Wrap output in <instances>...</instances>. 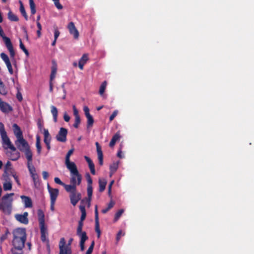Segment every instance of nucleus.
Returning a JSON list of instances; mask_svg holds the SVG:
<instances>
[{
    "label": "nucleus",
    "instance_id": "obj_4",
    "mask_svg": "<svg viewBox=\"0 0 254 254\" xmlns=\"http://www.w3.org/2000/svg\"><path fill=\"white\" fill-rule=\"evenodd\" d=\"M13 239H25L26 240V230L24 228H17L13 231Z\"/></svg>",
    "mask_w": 254,
    "mask_h": 254
},
{
    "label": "nucleus",
    "instance_id": "obj_24",
    "mask_svg": "<svg viewBox=\"0 0 254 254\" xmlns=\"http://www.w3.org/2000/svg\"><path fill=\"white\" fill-rule=\"evenodd\" d=\"M38 220L39 222V226H45V215L43 211L41 209L38 210Z\"/></svg>",
    "mask_w": 254,
    "mask_h": 254
},
{
    "label": "nucleus",
    "instance_id": "obj_10",
    "mask_svg": "<svg viewBox=\"0 0 254 254\" xmlns=\"http://www.w3.org/2000/svg\"><path fill=\"white\" fill-rule=\"evenodd\" d=\"M95 231L97 233L98 238H99L100 237V235H101V231L100 230L98 207H97V205L95 207Z\"/></svg>",
    "mask_w": 254,
    "mask_h": 254
},
{
    "label": "nucleus",
    "instance_id": "obj_27",
    "mask_svg": "<svg viewBox=\"0 0 254 254\" xmlns=\"http://www.w3.org/2000/svg\"><path fill=\"white\" fill-rule=\"evenodd\" d=\"M50 108H51V112L53 117L54 122L55 123H57L58 121V109L55 106H54L53 105L51 106Z\"/></svg>",
    "mask_w": 254,
    "mask_h": 254
},
{
    "label": "nucleus",
    "instance_id": "obj_7",
    "mask_svg": "<svg viewBox=\"0 0 254 254\" xmlns=\"http://www.w3.org/2000/svg\"><path fill=\"white\" fill-rule=\"evenodd\" d=\"M47 189L50 194V201H56L59 194V190L58 189H53L47 184Z\"/></svg>",
    "mask_w": 254,
    "mask_h": 254
},
{
    "label": "nucleus",
    "instance_id": "obj_13",
    "mask_svg": "<svg viewBox=\"0 0 254 254\" xmlns=\"http://www.w3.org/2000/svg\"><path fill=\"white\" fill-rule=\"evenodd\" d=\"M69 198L71 203L73 205L75 206L78 202L81 199V195L79 192H75L70 194Z\"/></svg>",
    "mask_w": 254,
    "mask_h": 254
},
{
    "label": "nucleus",
    "instance_id": "obj_31",
    "mask_svg": "<svg viewBox=\"0 0 254 254\" xmlns=\"http://www.w3.org/2000/svg\"><path fill=\"white\" fill-rule=\"evenodd\" d=\"M99 189L100 192L103 191L106 188L107 185V181L105 179H99Z\"/></svg>",
    "mask_w": 254,
    "mask_h": 254
},
{
    "label": "nucleus",
    "instance_id": "obj_59",
    "mask_svg": "<svg viewBox=\"0 0 254 254\" xmlns=\"http://www.w3.org/2000/svg\"><path fill=\"white\" fill-rule=\"evenodd\" d=\"M54 181L56 184L60 185L62 186H64V183L62 181H61L60 179L58 177L55 178Z\"/></svg>",
    "mask_w": 254,
    "mask_h": 254
},
{
    "label": "nucleus",
    "instance_id": "obj_32",
    "mask_svg": "<svg viewBox=\"0 0 254 254\" xmlns=\"http://www.w3.org/2000/svg\"><path fill=\"white\" fill-rule=\"evenodd\" d=\"M43 134L44 136V143L51 142V137L48 129H43Z\"/></svg>",
    "mask_w": 254,
    "mask_h": 254
},
{
    "label": "nucleus",
    "instance_id": "obj_23",
    "mask_svg": "<svg viewBox=\"0 0 254 254\" xmlns=\"http://www.w3.org/2000/svg\"><path fill=\"white\" fill-rule=\"evenodd\" d=\"M7 154L12 161H16L20 157V153L19 152L16 151V148L15 151L11 150L10 152H7Z\"/></svg>",
    "mask_w": 254,
    "mask_h": 254
},
{
    "label": "nucleus",
    "instance_id": "obj_30",
    "mask_svg": "<svg viewBox=\"0 0 254 254\" xmlns=\"http://www.w3.org/2000/svg\"><path fill=\"white\" fill-rule=\"evenodd\" d=\"M79 209L81 212V215L80 217V220L79 221H81L83 222L86 216L85 207L83 205H80L79 206Z\"/></svg>",
    "mask_w": 254,
    "mask_h": 254
},
{
    "label": "nucleus",
    "instance_id": "obj_44",
    "mask_svg": "<svg viewBox=\"0 0 254 254\" xmlns=\"http://www.w3.org/2000/svg\"><path fill=\"white\" fill-rule=\"evenodd\" d=\"M107 83L106 81H104L101 85L99 89V94L100 95H102L105 90Z\"/></svg>",
    "mask_w": 254,
    "mask_h": 254
},
{
    "label": "nucleus",
    "instance_id": "obj_25",
    "mask_svg": "<svg viewBox=\"0 0 254 254\" xmlns=\"http://www.w3.org/2000/svg\"><path fill=\"white\" fill-rule=\"evenodd\" d=\"M21 152H23L24 153L26 157L27 160V162H32V153L30 150V147H28L27 148H26L24 150L22 151Z\"/></svg>",
    "mask_w": 254,
    "mask_h": 254
},
{
    "label": "nucleus",
    "instance_id": "obj_56",
    "mask_svg": "<svg viewBox=\"0 0 254 254\" xmlns=\"http://www.w3.org/2000/svg\"><path fill=\"white\" fill-rule=\"evenodd\" d=\"M73 149H70L68 151L65 156V161H70V156L73 153Z\"/></svg>",
    "mask_w": 254,
    "mask_h": 254
},
{
    "label": "nucleus",
    "instance_id": "obj_35",
    "mask_svg": "<svg viewBox=\"0 0 254 254\" xmlns=\"http://www.w3.org/2000/svg\"><path fill=\"white\" fill-rule=\"evenodd\" d=\"M27 168L31 176L37 174L36 169L32 164V162H27Z\"/></svg>",
    "mask_w": 254,
    "mask_h": 254
},
{
    "label": "nucleus",
    "instance_id": "obj_21",
    "mask_svg": "<svg viewBox=\"0 0 254 254\" xmlns=\"http://www.w3.org/2000/svg\"><path fill=\"white\" fill-rule=\"evenodd\" d=\"M20 197L24 204L25 207L30 208L32 206V200L29 197L25 195H21Z\"/></svg>",
    "mask_w": 254,
    "mask_h": 254
},
{
    "label": "nucleus",
    "instance_id": "obj_28",
    "mask_svg": "<svg viewBox=\"0 0 254 254\" xmlns=\"http://www.w3.org/2000/svg\"><path fill=\"white\" fill-rule=\"evenodd\" d=\"M80 250L81 251H83L85 249L84 245L85 241L88 240V237L87 236V234H83L82 235L81 237H80Z\"/></svg>",
    "mask_w": 254,
    "mask_h": 254
},
{
    "label": "nucleus",
    "instance_id": "obj_17",
    "mask_svg": "<svg viewBox=\"0 0 254 254\" xmlns=\"http://www.w3.org/2000/svg\"><path fill=\"white\" fill-rule=\"evenodd\" d=\"M95 145L97 149L99 163L100 166H102L103 164V154L102 151L101 147L98 142H96Z\"/></svg>",
    "mask_w": 254,
    "mask_h": 254
},
{
    "label": "nucleus",
    "instance_id": "obj_52",
    "mask_svg": "<svg viewBox=\"0 0 254 254\" xmlns=\"http://www.w3.org/2000/svg\"><path fill=\"white\" fill-rule=\"evenodd\" d=\"M88 166H89V167L90 170L91 174L93 175H95V166H94L93 162H92L88 164Z\"/></svg>",
    "mask_w": 254,
    "mask_h": 254
},
{
    "label": "nucleus",
    "instance_id": "obj_3",
    "mask_svg": "<svg viewBox=\"0 0 254 254\" xmlns=\"http://www.w3.org/2000/svg\"><path fill=\"white\" fill-rule=\"evenodd\" d=\"M0 36H1L3 41L5 43V46L6 47L7 50L9 52L10 57L11 58L14 59L15 56V52L13 49V45L11 42V40L9 38L5 36L3 31L0 25Z\"/></svg>",
    "mask_w": 254,
    "mask_h": 254
},
{
    "label": "nucleus",
    "instance_id": "obj_60",
    "mask_svg": "<svg viewBox=\"0 0 254 254\" xmlns=\"http://www.w3.org/2000/svg\"><path fill=\"white\" fill-rule=\"evenodd\" d=\"M60 34V32L57 28L55 29L54 30V39H57Z\"/></svg>",
    "mask_w": 254,
    "mask_h": 254
},
{
    "label": "nucleus",
    "instance_id": "obj_62",
    "mask_svg": "<svg viewBox=\"0 0 254 254\" xmlns=\"http://www.w3.org/2000/svg\"><path fill=\"white\" fill-rule=\"evenodd\" d=\"M83 111L85 113V116H88L89 115H90V112H89V109L87 106H84L83 107Z\"/></svg>",
    "mask_w": 254,
    "mask_h": 254
},
{
    "label": "nucleus",
    "instance_id": "obj_42",
    "mask_svg": "<svg viewBox=\"0 0 254 254\" xmlns=\"http://www.w3.org/2000/svg\"><path fill=\"white\" fill-rule=\"evenodd\" d=\"M36 188L39 185V178L37 174L31 176Z\"/></svg>",
    "mask_w": 254,
    "mask_h": 254
},
{
    "label": "nucleus",
    "instance_id": "obj_20",
    "mask_svg": "<svg viewBox=\"0 0 254 254\" xmlns=\"http://www.w3.org/2000/svg\"><path fill=\"white\" fill-rule=\"evenodd\" d=\"M87 191L88 197L87 198H85V199L82 200L81 202H83L84 200H86V202L88 204V207H89L90 205V202L92 199L93 193L92 186H87Z\"/></svg>",
    "mask_w": 254,
    "mask_h": 254
},
{
    "label": "nucleus",
    "instance_id": "obj_33",
    "mask_svg": "<svg viewBox=\"0 0 254 254\" xmlns=\"http://www.w3.org/2000/svg\"><path fill=\"white\" fill-rule=\"evenodd\" d=\"M119 166V163L114 162L112 164H111L110 166V176H112V174H113L118 169Z\"/></svg>",
    "mask_w": 254,
    "mask_h": 254
},
{
    "label": "nucleus",
    "instance_id": "obj_50",
    "mask_svg": "<svg viewBox=\"0 0 254 254\" xmlns=\"http://www.w3.org/2000/svg\"><path fill=\"white\" fill-rule=\"evenodd\" d=\"M123 212V209H120L118 211H117L115 216V221L118 220L119 218L121 217V216L122 215Z\"/></svg>",
    "mask_w": 254,
    "mask_h": 254
},
{
    "label": "nucleus",
    "instance_id": "obj_40",
    "mask_svg": "<svg viewBox=\"0 0 254 254\" xmlns=\"http://www.w3.org/2000/svg\"><path fill=\"white\" fill-rule=\"evenodd\" d=\"M29 0V5L31 10V13L32 15H34L36 13V6L33 0Z\"/></svg>",
    "mask_w": 254,
    "mask_h": 254
},
{
    "label": "nucleus",
    "instance_id": "obj_49",
    "mask_svg": "<svg viewBox=\"0 0 254 254\" xmlns=\"http://www.w3.org/2000/svg\"><path fill=\"white\" fill-rule=\"evenodd\" d=\"M94 241H93L85 254H92L94 249Z\"/></svg>",
    "mask_w": 254,
    "mask_h": 254
},
{
    "label": "nucleus",
    "instance_id": "obj_26",
    "mask_svg": "<svg viewBox=\"0 0 254 254\" xmlns=\"http://www.w3.org/2000/svg\"><path fill=\"white\" fill-rule=\"evenodd\" d=\"M121 136L120 133L118 131L116 132L112 137L111 140L110 142L109 146L111 147H113L115 144H116V142L120 139Z\"/></svg>",
    "mask_w": 254,
    "mask_h": 254
},
{
    "label": "nucleus",
    "instance_id": "obj_53",
    "mask_svg": "<svg viewBox=\"0 0 254 254\" xmlns=\"http://www.w3.org/2000/svg\"><path fill=\"white\" fill-rule=\"evenodd\" d=\"M9 234V232L8 229H6L4 234L2 235L0 238V242H2L7 238V235Z\"/></svg>",
    "mask_w": 254,
    "mask_h": 254
},
{
    "label": "nucleus",
    "instance_id": "obj_1",
    "mask_svg": "<svg viewBox=\"0 0 254 254\" xmlns=\"http://www.w3.org/2000/svg\"><path fill=\"white\" fill-rule=\"evenodd\" d=\"M0 134L2 139V144L5 149H10L11 151H15V147L11 143L9 138L7 135L3 124L0 122Z\"/></svg>",
    "mask_w": 254,
    "mask_h": 254
},
{
    "label": "nucleus",
    "instance_id": "obj_2",
    "mask_svg": "<svg viewBox=\"0 0 254 254\" xmlns=\"http://www.w3.org/2000/svg\"><path fill=\"white\" fill-rule=\"evenodd\" d=\"M25 239H13L12 245L14 249L11 250L13 254H23L22 249L24 247Z\"/></svg>",
    "mask_w": 254,
    "mask_h": 254
},
{
    "label": "nucleus",
    "instance_id": "obj_34",
    "mask_svg": "<svg viewBox=\"0 0 254 254\" xmlns=\"http://www.w3.org/2000/svg\"><path fill=\"white\" fill-rule=\"evenodd\" d=\"M7 16L8 19L11 21H18L19 20V18L18 16L12 12L11 11H9L7 14Z\"/></svg>",
    "mask_w": 254,
    "mask_h": 254
},
{
    "label": "nucleus",
    "instance_id": "obj_43",
    "mask_svg": "<svg viewBox=\"0 0 254 254\" xmlns=\"http://www.w3.org/2000/svg\"><path fill=\"white\" fill-rule=\"evenodd\" d=\"M3 190L5 191L10 190L12 189V183L10 182H6L3 184Z\"/></svg>",
    "mask_w": 254,
    "mask_h": 254
},
{
    "label": "nucleus",
    "instance_id": "obj_22",
    "mask_svg": "<svg viewBox=\"0 0 254 254\" xmlns=\"http://www.w3.org/2000/svg\"><path fill=\"white\" fill-rule=\"evenodd\" d=\"M63 187H64L65 190L67 192H69L70 194L73 193L75 192L76 191H77V190H76L77 186H76L74 184H70V185H66V184H64V185Z\"/></svg>",
    "mask_w": 254,
    "mask_h": 254
},
{
    "label": "nucleus",
    "instance_id": "obj_6",
    "mask_svg": "<svg viewBox=\"0 0 254 254\" xmlns=\"http://www.w3.org/2000/svg\"><path fill=\"white\" fill-rule=\"evenodd\" d=\"M15 144L17 148L21 151L30 147L28 142L23 138V137L18 139H17L15 141Z\"/></svg>",
    "mask_w": 254,
    "mask_h": 254
},
{
    "label": "nucleus",
    "instance_id": "obj_18",
    "mask_svg": "<svg viewBox=\"0 0 254 254\" xmlns=\"http://www.w3.org/2000/svg\"><path fill=\"white\" fill-rule=\"evenodd\" d=\"M13 132L17 139L23 137V133L20 127L16 124H14L12 125Z\"/></svg>",
    "mask_w": 254,
    "mask_h": 254
},
{
    "label": "nucleus",
    "instance_id": "obj_46",
    "mask_svg": "<svg viewBox=\"0 0 254 254\" xmlns=\"http://www.w3.org/2000/svg\"><path fill=\"white\" fill-rule=\"evenodd\" d=\"M85 177L87 182V186H92V179L89 173H86L85 175Z\"/></svg>",
    "mask_w": 254,
    "mask_h": 254
},
{
    "label": "nucleus",
    "instance_id": "obj_37",
    "mask_svg": "<svg viewBox=\"0 0 254 254\" xmlns=\"http://www.w3.org/2000/svg\"><path fill=\"white\" fill-rule=\"evenodd\" d=\"M20 3V8L19 10L21 13V14L24 16L25 20H28V16L27 15L26 12L25 10L24 7L23 6V4L21 0L19 1Z\"/></svg>",
    "mask_w": 254,
    "mask_h": 254
},
{
    "label": "nucleus",
    "instance_id": "obj_48",
    "mask_svg": "<svg viewBox=\"0 0 254 254\" xmlns=\"http://www.w3.org/2000/svg\"><path fill=\"white\" fill-rule=\"evenodd\" d=\"M37 126L40 131H43V122L41 119H39L37 121Z\"/></svg>",
    "mask_w": 254,
    "mask_h": 254
},
{
    "label": "nucleus",
    "instance_id": "obj_29",
    "mask_svg": "<svg viewBox=\"0 0 254 254\" xmlns=\"http://www.w3.org/2000/svg\"><path fill=\"white\" fill-rule=\"evenodd\" d=\"M83 226V222H81V221H78V226H77V230H76V234L79 237H81L82 235L83 234H86V233L85 231H84V232L82 231Z\"/></svg>",
    "mask_w": 254,
    "mask_h": 254
},
{
    "label": "nucleus",
    "instance_id": "obj_61",
    "mask_svg": "<svg viewBox=\"0 0 254 254\" xmlns=\"http://www.w3.org/2000/svg\"><path fill=\"white\" fill-rule=\"evenodd\" d=\"M16 98L19 102H21L23 100L22 94L19 91L16 93Z\"/></svg>",
    "mask_w": 254,
    "mask_h": 254
},
{
    "label": "nucleus",
    "instance_id": "obj_11",
    "mask_svg": "<svg viewBox=\"0 0 254 254\" xmlns=\"http://www.w3.org/2000/svg\"><path fill=\"white\" fill-rule=\"evenodd\" d=\"M67 28L71 35L73 36L75 39H78L79 37V32L76 28L73 22L69 23L67 26Z\"/></svg>",
    "mask_w": 254,
    "mask_h": 254
},
{
    "label": "nucleus",
    "instance_id": "obj_47",
    "mask_svg": "<svg viewBox=\"0 0 254 254\" xmlns=\"http://www.w3.org/2000/svg\"><path fill=\"white\" fill-rule=\"evenodd\" d=\"M64 240V246L65 247H69V248H71V244L72 243V239H70L69 241H68V244H66V242H65V240L64 239V238H62L61 239L60 241V242H59V245H61V242H62V241H63L62 240Z\"/></svg>",
    "mask_w": 254,
    "mask_h": 254
},
{
    "label": "nucleus",
    "instance_id": "obj_64",
    "mask_svg": "<svg viewBox=\"0 0 254 254\" xmlns=\"http://www.w3.org/2000/svg\"><path fill=\"white\" fill-rule=\"evenodd\" d=\"M70 117L65 113L64 115V119L66 122H68L70 120Z\"/></svg>",
    "mask_w": 254,
    "mask_h": 254
},
{
    "label": "nucleus",
    "instance_id": "obj_9",
    "mask_svg": "<svg viewBox=\"0 0 254 254\" xmlns=\"http://www.w3.org/2000/svg\"><path fill=\"white\" fill-rule=\"evenodd\" d=\"M0 110L4 113H7L13 110L12 107L7 103L3 102L0 98Z\"/></svg>",
    "mask_w": 254,
    "mask_h": 254
},
{
    "label": "nucleus",
    "instance_id": "obj_12",
    "mask_svg": "<svg viewBox=\"0 0 254 254\" xmlns=\"http://www.w3.org/2000/svg\"><path fill=\"white\" fill-rule=\"evenodd\" d=\"M65 164L67 168L69 170L70 174H74V175L78 174L79 172L74 162L68 161H65Z\"/></svg>",
    "mask_w": 254,
    "mask_h": 254
},
{
    "label": "nucleus",
    "instance_id": "obj_14",
    "mask_svg": "<svg viewBox=\"0 0 254 254\" xmlns=\"http://www.w3.org/2000/svg\"><path fill=\"white\" fill-rule=\"evenodd\" d=\"M28 212H25L23 214H16L15 218L20 223L24 224H27L28 223Z\"/></svg>",
    "mask_w": 254,
    "mask_h": 254
},
{
    "label": "nucleus",
    "instance_id": "obj_5",
    "mask_svg": "<svg viewBox=\"0 0 254 254\" xmlns=\"http://www.w3.org/2000/svg\"><path fill=\"white\" fill-rule=\"evenodd\" d=\"M67 129L64 127H61L58 133L56 135V139L58 141L64 142L66 141Z\"/></svg>",
    "mask_w": 254,
    "mask_h": 254
},
{
    "label": "nucleus",
    "instance_id": "obj_19",
    "mask_svg": "<svg viewBox=\"0 0 254 254\" xmlns=\"http://www.w3.org/2000/svg\"><path fill=\"white\" fill-rule=\"evenodd\" d=\"M89 60L88 54H84L81 58L80 59L78 62V67L81 70L83 69V66L84 64Z\"/></svg>",
    "mask_w": 254,
    "mask_h": 254
},
{
    "label": "nucleus",
    "instance_id": "obj_39",
    "mask_svg": "<svg viewBox=\"0 0 254 254\" xmlns=\"http://www.w3.org/2000/svg\"><path fill=\"white\" fill-rule=\"evenodd\" d=\"M87 119V127L88 128L92 127L94 124V119L91 115L86 117Z\"/></svg>",
    "mask_w": 254,
    "mask_h": 254
},
{
    "label": "nucleus",
    "instance_id": "obj_41",
    "mask_svg": "<svg viewBox=\"0 0 254 254\" xmlns=\"http://www.w3.org/2000/svg\"><path fill=\"white\" fill-rule=\"evenodd\" d=\"M7 91L3 82H0V94L2 95H6Z\"/></svg>",
    "mask_w": 254,
    "mask_h": 254
},
{
    "label": "nucleus",
    "instance_id": "obj_36",
    "mask_svg": "<svg viewBox=\"0 0 254 254\" xmlns=\"http://www.w3.org/2000/svg\"><path fill=\"white\" fill-rule=\"evenodd\" d=\"M57 65L56 64L53 65L51 68V73L50 74V81H53V80L55 79L56 77V74L57 73Z\"/></svg>",
    "mask_w": 254,
    "mask_h": 254
},
{
    "label": "nucleus",
    "instance_id": "obj_16",
    "mask_svg": "<svg viewBox=\"0 0 254 254\" xmlns=\"http://www.w3.org/2000/svg\"><path fill=\"white\" fill-rule=\"evenodd\" d=\"M61 245H59V254H72L71 248H69V247H64V240H62Z\"/></svg>",
    "mask_w": 254,
    "mask_h": 254
},
{
    "label": "nucleus",
    "instance_id": "obj_38",
    "mask_svg": "<svg viewBox=\"0 0 254 254\" xmlns=\"http://www.w3.org/2000/svg\"><path fill=\"white\" fill-rule=\"evenodd\" d=\"M40 137L39 135L36 136V147L37 148V153L38 154L41 153L42 147L40 144Z\"/></svg>",
    "mask_w": 254,
    "mask_h": 254
},
{
    "label": "nucleus",
    "instance_id": "obj_57",
    "mask_svg": "<svg viewBox=\"0 0 254 254\" xmlns=\"http://www.w3.org/2000/svg\"><path fill=\"white\" fill-rule=\"evenodd\" d=\"M73 115L75 117V118H80V116L79 115V114H78V110H77V109L76 108V107L75 105H73Z\"/></svg>",
    "mask_w": 254,
    "mask_h": 254
},
{
    "label": "nucleus",
    "instance_id": "obj_63",
    "mask_svg": "<svg viewBox=\"0 0 254 254\" xmlns=\"http://www.w3.org/2000/svg\"><path fill=\"white\" fill-rule=\"evenodd\" d=\"M125 235L124 233L123 234H122V231L121 230L119 231V232L118 233V234L117 235V237H116V240H117V241L118 242L120 240L121 236L122 235Z\"/></svg>",
    "mask_w": 254,
    "mask_h": 254
},
{
    "label": "nucleus",
    "instance_id": "obj_51",
    "mask_svg": "<svg viewBox=\"0 0 254 254\" xmlns=\"http://www.w3.org/2000/svg\"><path fill=\"white\" fill-rule=\"evenodd\" d=\"M52 0L54 1L56 7L58 9H62L63 8V5L60 3V1H59L60 0Z\"/></svg>",
    "mask_w": 254,
    "mask_h": 254
},
{
    "label": "nucleus",
    "instance_id": "obj_58",
    "mask_svg": "<svg viewBox=\"0 0 254 254\" xmlns=\"http://www.w3.org/2000/svg\"><path fill=\"white\" fill-rule=\"evenodd\" d=\"M118 113V111L117 110H115V111H114L113 112V113L110 116V118H109V120H110V122L112 121L114 119V118L117 115Z\"/></svg>",
    "mask_w": 254,
    "mask_h": 254
},
{
    "label": "nucleus",
    "instance_id": "obj_55",
    "mask_svg": "<svg viewBox=\"0 0 254 254\" xmlns=\"http://www.w3.org/2000/svg\"><path fill=\"white\" fill-rule=\"evenodd\" d=\"M0 57L4 63L9 60L8 56L4 53H1L0 54Z\"/></svg>",
    "mask_w": 254,
    "mask_h": 254
},
{
    "label": "nucleus",
    "instance_id": "obj_54",
    "mask_svg": "<svg viewBox=\"0 0 254 254\" xmlns=\"http://www.w3.org/2000/svg\"><path fill=\"white\" fill-rule=\"evenodd\" d=\"M80 124V118H75V122L74 124L73 125V126L76 128H77L79 127V124Z\"/></svg>",
    "mask_w": 254,
    "mask_h": 254
},
{
    "label": "nucleus",
    "instance_id": "obj_15",
    "mask_svg": "<svg viewBox=\"0 0 254 254\" xmlns=\"http://www.w3.org/2000/svg\"><path fill=\"white\" fill-rule=\"evenodd\" d=\"M40 232H41V239L43 242L47 243L49 242V240L47 238L48 235L47 229L46 226H40Z\"/></svg>",
    "mask_w": 254,
    "mask_h": 254
},
{
    "label": "nucleus",
    "instance_id": "obj_45",
    "mask_svg": "<svg viewBox=\"0 0 254 254\" xmlns=\"http://www.w3.org/2000/svg\"><path fill=\"white\" fill-rule=\"evenodd\" d=\"M19 47H20V48L24 52V53L25 54V55L27 56H28L29 54L28 51L25 47L21 39H19Z\"/></svg>",
    "mask_w": 254,
    "mask_h": 254
},
{
    "label": "nucleus",
    "instance_id": "obj_8",
    "mask_svg": "<svg viewBox=\"0 0 254 254\" xmlns=\"http://www.w3.org/2000/svg\"><path fill=\"white\" fill-rule=\"evenodd\" d=\"M82 176L78 172V174H70V183L76 186H79L81 183Z\"/></svg>",
    "mask_w": 254,
    "mask_h": 254
}]
</instances>
